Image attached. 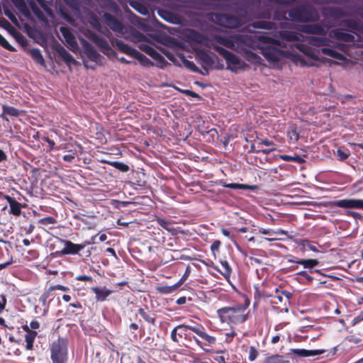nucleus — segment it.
Masks as SVG:
<instances>
[{
  "instance_id": "32",
  "label": "nucleus",
  "mask_w": 363,
  "mask_h": 363,
  "mask_svg": "<svg viewBox=\"0 0 363 363\" xmlns=\"http://www.w3.org/2000/svg\"><path fill=\"white\" fill-rule=\"evenodd\" d=\"M138 314L141 315V317L147 323L155 325V315L150 311H147L143 308H140L138 311Z\"/></svg>"
},
{
  "instance_id": "12",
  "label": "nucleus",
  "mask_w": 363,
  "mask_h": 363,
  "mask_svg": "<svg viewBox=\"0 0 363 363\" xmlns=\"http://www.w3.org/2000/svg\"><path fill=\"white\" fill-rule=\"evenodd\" d=\"M84 53L92 62L96 64L101 63L102 57L97 52L92 45L83 40Z\"/></svg>"
},
{
  "instance_id": "48",
  "label": "nucleus",
  "mask_w": 363,
  "mask_h": 363,
  "mask_svg": "<svg viewBox=\"0 0 363 363\" xmlns=\"http://www.w3.org/2000/svg\"><path fill=\"white\" fill-rule=\"evenodd\" d=\"M52 296V293L49 289H48L40 297L39 301L43 306H45L48 303V299Z\"/></svg>"
},
{
  "instance_id": "7",
  "label": "nucleus",
  "mask_w": 363,
  "mask_h": 363,
  "mask_svg": "<svg viewBox=\"0 0 363 363\" xmlns=\"http://www.w3.org/2000/svg\"><path fill=\"white\" fill-rule=\"evenodd\" d=\"M102 18L106 26L115 32L118 36L123 35L127 33L125 26L112 14L105 12L102 16Z\"/></svg>"
},
{
  "instance_id": "9",
  "label": "nucleus",
  "mask_w": 363,
  "mask_h": 363,
  "mask_svg": "<svg viewBox=\"0 0 363 363\" xmlns=\"http://www.w3.org/2000/svg\"><path fill=\"white\" fill-rule=\"evenodd\" d=\"M213 49L225 60L228 69L234 71L240 67L241 61L235 54L218 45H214Z\"/></svg>"
},
{
  "instance_id": "43",
  "label": "nucleus",
  "mask_w": 363,
  "mask_h": 363,
  "mask_svg": "<svg viewBox=\"0 0 363 363\" xmlns=\"http://www.w3.org/2000/svg\"><path fill=\"white\" fill-rule=\"evenodd\" d=\"M109 165L115 167L116 169L120 170L122 172H127L129 170V167L128 164L118 162V161H112V162H105Z\"/></svg>"
},
{
  "instance_id": "61",
  "label": "nucleus",
  "mask_w": 363,
  "mask_h": 363,
  "mask_svg": "<svg viewBox=\"0 0 363 363\" xmlns=\"http://www.w3.org/2000/svg\"><path fill=\"white\" fill-rule=\"evenodd\" d=\"M69 154L63 156L62 159L65 162H72L76 156L75 150H69Z\"/></svg>"
},
{
  "instance_id": "17",
  "label": "nucleus",
  "mask_w": 363,
  "mask_h": 363,
  "mask_svg": "<svg viewBox=\"0 0 363 363\" xmlns=\"http://www.w3.org/2000/svg\"><path fill=\"white\" fill-rule=\"evenodd\" d=\"M288 262L294 263V264H299L303 266L304 268L308 269L311 273L313 272L320 273L318 269L313 270L312 269L319 264V261L316 259H297V260H287Z\"/></svg>"
},
{
  "instance_id": "46",
  "label": "nucleus",
  "mask_w": 363,
  "mask_h": 363,
  "mask_svg": "<svg viewBox=\"0 0 363 363\" xmlns=\"http://www.w3.org/2000/svg\"><path fill=\"white\" fill-rule=\"evenodd\" d=\"M220 264H221L222 267H223V272H220V273L223 274V276L225 279H229L230 277L232 270H231V268H230L228 262L226 260L220 261Z\"/></svg>"
},
{
  "instance_id": "54",
  "label": "nucleus",
  "mask_w": 363,
  "mask_h": 363,
  "mask_svg": "<svg viewBox=\"0 0 363 363\" xmlns=\"http://www.w3.org/2000/svg\"><path fill=\"white\" fill-rule=\"evenodd\" d=\"M236 335L235 330L231 327L230 332L225 333V342L230 343Z\"/></svg>"
},
{
  "instance_id": "31",
  "label": "nucleus",
  "mask_w": 363,
  "mask_h": 363,
  "mask_svg": "<svg viewBox=\"0 0 363 363\" xmlns=\"http://www.w3.org/2000/svg\"><path fill=\"white\" fill-rule=\"evenodd\" d=\"M222 186L231 189H245V190H255L257 187V186H251L248 184H237V183H222Z\"/></svg>"
},
{
  "instance_id": "24",
  "label": "nucleus",
  "mask_w": 363,
  "mask_h": 363,
  "mask_svg": "<svg viewBox=\"0 0 363 363\" xmlns=\"http://www.w3.org/2000/svg\"><path fill=\"white\" fill-rule=\"evenodd\" d=\"M156 223L160 225L162 228L167 230L168 232L172 234H175L177 230L174 227V223L171 220H167L162 217H156L155 220Z\"/></svg>"
},
{
  "instance_id": "22",
  "label": "nucleus",
  "mask_w": 363,
  "mask_h": 363,
  "mask_svg": "<svg viewBox=\"0 0 363 363\" xmlns=\"http://www.w3.org/2000/svg\"><path fill=\"white\" fill-rule=\"evenodd\" d=\"M323 353L322 350H308L305 349H291L289 354H295L300 357H313Z\"/></svg>"
},
{
  "instance_id": "13",
  "label": "nucleus",
  "mask_w": 363,
  "mask_h": 363,
  "mask_svg": "<svg viewBox=\"0 0 363 363\" xmlns=\"http://www.w3.org/2000/svg\"><path fill=\"white\" fill-rule=\"evenodd\" d=\"M4 199L6 200L9 204V213L14 216H19L21 214V208L23 205L16 201L14 197L9 195H4Z\"/></svg>"
},
{
  "instance_id": "1",
  "label": "nucleus",
  "mask_w": 363,
  "mask_h": 363,
  "mask_svg": "<svg viewBox=\"0 0 363 363\" xmlns=\"http://www.w3.org/2000/svg\"><path fill=\"white\" fill-rule=\"evenodd\" d=\"M250 301L246 298L244 304H235L224 306L217 310L216 313L222 323L241 324L248 320V313L245 311L249 307Z\"/></svg>"
},
{
  "instance_id": "39",
  "label": "nucleus",
  "mask_w": 363,
  "mask_h": 363,
  "mask_svg": "<svg viewBox=\"0 0 363 363\" xmlns=\"http://www.w3.org/2000/svg\"><path fill=\"white\" fill-rule=\"evenodd\" d=\"M245 57V59L252 62V63H259L260 62L261 57L257 55L256 53L245 49L244 50Z\"/></svg>"
},
{
  "instance_id": "44",
  "label": "nucleus",
  "mask_w": 363,
  "mask_h": 363,
  "mask_svg": "<svg viewBox=\"0 0 363 363\" xmlns=\"http://www.w3.org/2000/svg\"><path fill=\"white\" fill-rule=\"evenodd\" d=\"M258 231L261 234L267 235H270V236H272L274 235H286V231L281 230V229H279L277 231H274V230L270 229V228L265 229V228H259L258 229Z\"/></svg>"
},
{
  "instance_id": "52",
  "label": "nucleus",
  "mask_w": 363,
  "mask_h": 363,
  "mask_svg": "<svg viewBox=\"0 0 363 363\" xmlns=\"http://www.w3.org/2000/svg\"><path fill=\"white\" fill-rule=\"evenodd\" d=\"M0 45L9 51H15V48L11 45L5 38L0 34Z\"/></svg>"
},
{
  "instance_id": "40",
  "label": "nucleus",
  "mask_w": 363,
  "mask_h": 363,
  "mask_svg": "<svg viewBox=\"0 0 363 363\" xmlns=\"http://www.w3.org/2000/svg\"><path fill=\"white\" fill-rule=\"evenodd\" d=\"M30 55L32 59L37 63L40 65H44L45 60L44 58L40 51L38 48H33L30 50Z\"/></svg>"
},
{
  "instance_id": "49",
  "label": "nucleus",
  "mask_w": 363,
  "mask_h": 363,
  "mask_svg": "<svg viewBox=\"0 0 363 363\" xmlns=\"http://www.w3.org/2000/svg\"><path fill=\"white\" fill-rule=\"evenodd\" d=\"M38 223L42 225L47 226L48 225L55 224L57 223V220L54 217L48 216L40 219L38 220Z\"/></svg>"
},
{
  "instance_id": "47",
  "label": "nucleus",
  "mask_w": 363,
  "mask_h": 363,
  "mask_svg": "<svg viewBox=\"0 0 363 363\" xmlns=\"http://www.w3.org/2000/svg\"><path fill=\"white\" fill-rule=\"evenodd\" d=\"M276 150H277L276 147H270V148L264 149V150H256L255 145L252 144L250 146V152H257V153L262 152L264 155H269V153L275 151Z\"/></svg>"
},
{
  "instance_id": "41",
  "label": "nucleus",
  "mask_w": 363,
  "mask_h": 363,
  "mask_svg": "<svg viewBox=\"0 0 363 363\" xmlns=\"http://www.w3.org/2000/svg\"><path fill=\"white\" fill-rule=\"evenodd\" d=\"M199 59L206 65L211 66L213 64V57L206 51L201 50L198 52Z\"/></svg>"
},
{
  "instance_id": "63",
  "label": "nucleus",
  "mask_w": 363,
  "mask_h": 363,
  "mask_svg": "<svg viewBox=\"0 0 363 363\" xmlns=\"http://www.w3.org/2000/svg\"><path fill=\"white\" fill-rule=\"evenodd\" d=\"M184 64L185 67L186 68H188L189 69H190V70H191L193 72H197L198 71L197 67L196 66V65L193 62L187 60H185L184 61Z\"/></svg>"
},
{
  "instance_id": "25",
  "label": "nucleus",
  "mask_w": 363,
  "mask_h": 363,
  "mask_svg": "<svg viewBox=\"0 0 363 363\" xmlns=\"http://www.w3.org/2000/svg\"><path fill=\"white\" fill-rule=\"evenodd\" d=\"M234 38H238V37H225L222 35L215 36V40L216 42L232 50H234L235 47Z\"/></svg>"
},
{
  "instance_id": "11",
  "label": "nucleus",
  "mask_w": 363,
  "mask_h": 363,
  "mask_svg": "<svg viewBox=\"0 0 363 363\" xmlns=\"http://www.w3.org/2000/svg\"><path fill=\"white\" fill-rule=\"evenodd\" d=\"M88 38L104 55H108L113 51L108 43L104 37L99 36L96 33H91Z\"/></svg>"
},
{
  "instance_id": "5",
  "label": "nucleus",
  "mask_w": 363,
  "mask_h": 363,
  "mask_svg": "<svg viewBox=\"0 0 363 363\" xmlns=\"http://www.w3.org/2000/svg\"><path fill=\"white\" fill-rule=\"evenodd\" d=\"M289 19L294 22L307 23L313 20L311 11L305 5L294 7L288 11Z\"/></svg>"
},
{
  "instance_id": "62",
  "label": "nucleus",
  "mask_w": 363,
  "mask_h": 363,
  "mask_svg": "<svg viewBox=\"0 0 363 363\" xmlns=\"http://www.w3.org/2000/svg\"><path fill=\"white\" fill-rule=\"evenodd\" d=\"M190 274V267L188 266L185 270L184 274L182 277V278L176 283L177 286L179 287L188 278Z\"/></svg>"
},
{
  "instance_id": "23",
  "label": "nucleus",
  "mask_w": 363,
  "mask_h": 363,
  "mask_svg": "<svg viewBox=\"0 0 363 363\" xmlns=\"http://www.w3.org/2000/svg\"><path fill=\"white\" fill-rule=\"evenodd\" d=\"M263 55L269 61L277 62L280 55V50L274 47L267 46L263 50Z\"/></svg>"
},
{
  "instance_id": "45",
  "label": "nucleus",
  "mask_w": 363,
  "mask_h": 363,
  "mask_svg": "<svg viewBox=\"0 0 363 363\" xmlns=\"http://www.w3.org/2000/svg\"><path fill=\"white\" fill-rule=\"evenodd\" d=\"M335 155L338 160L345 161L350 156V151L347 149H344L343 147H339L335 153Z\"/></svg>"
},
{
  "instance_id": "4",
  "label": "nucleus",
  "mask_w": 363,
  "mask_h": 363,
  "mask_svg": "<svg viewBox=\"0 0 363 363\" xmlns=\"http://www.w3.org/2000/svg\"><path fill=\"white\" fill-rule=\"evenodd\" d=\"M112 43L115 45L121 52L137 59L142 65L150 66L153 65L150 59H148L145 55L124 43L123 41L114 39L112 40Z\"/></svg>"
},
{
  "instance_id": "60",
  "label": "nucleus",
  "mask_w": 363,
  "mask_h": 363,
  "mask_svg": "<svg viewBox=\"0 0 363 363\" xmlns=\"http://www.w3.org/2000/svg\"><path fill=\"white\" fill-rule=\"evenodd\" d=\"M255 302L253 303L254 307H256L259 304V300L261 298H263L262 295V291H260L257 287L255 288L254 293Z\"/></svg>"
},
{
  "instance_id": "6",
  "label": "nucleus",
  "mask_w": 363,
  "mask_h": 363,
  "mask_svg": "<svg viewBox=\"0 0 363 363\" xmlns=\"http://www.w3.org/2000/svg\"><path fill=\"white\" fill-rule=\"evenodd\" d=\"M212 20L217 25L227 28H237L241 25L237 16L228 13H216Z\"/></svg>"
},
{
  "instance_id": "56",
  "label": "nucleus",
  "mask_w": 363,
  "mask_h": 363,
  "mask_svg": "<svg viewBox=\"0 0 363 363\" xmlns=\"http://www.w3.org/2000/svg\"><path fill=\"white\" fill-rule=\"evenodd\" d=\"M269 1L274 4H279V5L290 6H292L298 0H269Z\"/></svg>"
},
{
  "instance_id": "28",
  "label": "nucleus",
  "mask_w": 363,
  "mask_h": 363,
  "mask_svg": "<svg viewBox=\"0 0 363 363\" xmlns=\"http://www.w3.org/2000/svg\"><path fill=\"white\" fill-rule=\"evenodd\" d=\"M3 112L0 115V117L2 118L5 121H9L8 118L6 117V115H9L11 116H18L21 111L16 108L15 107L7 106V105H3L2 106Z\"/></svg>"
},
{
  "instance_id": "38",
  "label": "nucleus",
  "mask_w": 363,
  "mask_h": 363,
  "mask_svg": "<svg viewBox=\"0 0 363 363\" xmlns=\"http://www.w3.org/2000/svg\"><path fill=\"white\" fill-rule=\"evenodd\" d=\"M178 288H179V286H177V284H173L172 286L162 285V286H157V291L159 293H160V294H168L173 293Z\"/></svg>"
},
{
  "instance_id": "34",
  "label": "nucleus",
  "mask_w": 363,
  "mask_h": 363,
  "mask_svg": "<svg viewBox=\"0 0 363 363\" xmlns=\"http://www.w3.org/2000/svg\"><path fill=\"white\" fill-rule=\"evenodd\" d=\"M130 6L142 15H147L149 10L146 6L136 1H130Z\"/></svg>"
},
{
  "instance_id": "26",
  "label": "nucleus",
  "mask_w": 363,
  "mask_h": 363,
  "mask_svg": "<svg viewBox=\"0 0 363 363\" xmlns=\"http://www.w3.org/2000/svg\"><path fill=\"white\" fill-rule=\"evenodd\" d=\"M301 36V33L291 30H282L279 33L281 40L289 42L298 41Z\"/></svg>"
},
{
  "instance_id": "18",
  "label": "nucleus",
  "mask_w": 363,
  "mask_h": 363,
  "mask_svg": "<svg viewBox=\"0 0 363 363\" xmlns=\"http://www.w3.org/2000/svg\"><path fill=\"white\" fill-rule=\"evenodd\" d=\"M157 14L168 23L179 24L181 22L180 17L169 11L160 9L157 10Z\"/></svg>"
},
{
  "instance_id": "3",
  "label": "nucleus",
  "mask_w": 363,
  "mask_h": 363,
  "mask_svg": "<svg viewBox=\"0 0 363 363\" xmlns=\"http://www.w3.org/2000/svg\"><path fill=\"white\" fill-rule=\"evenodd\" d=\"M69 341L59 337L50 345V357L52 363H67L69 361Z\"/></svg>"
},
{
  "instance_id": "50",
  "label": "nucleus",
  "mask_w": 363,
  "mask_h": 363,
  "mask_svg": "<svg viewBox=\"0 0 363 363\" xmlns=\"http://www.w3.org/2000/svg\"><path fill=\"white\" fill-rule=\"evenodd\" d=\"M288 137L290 141L293 143L297 142L299 139V133L295 128L291 129L288 131Z\"/></svg>"
},
{
  "instance_id": "2",
  "label": "nucleus",
  "mask_w": 363,
  "mask_h": 363,
  "mask_svg": "<svg viewBox=\"0 0 363 363\" xmlns=\"http://www.w3.org/2000/svg\"><path fill=\"white\" fill-rule=\"evenodd\" d=\"M189 331L196 334L199 337L191 333H184V338L188 341H194L197 346L203 350L205 347H211L216 343V337L207 333L206 328L196 322L190 320Z\"/></svg>"
},
{
  "instance_id": "58",
  "label": "nucleus",
  "mask_w": 363,
  "mask_h": 363,
  "mask_svg": "<svg viewBox=\"0 0 363 363\" xmlns=\"http://www.w3.org/2000/svg\"><path fill=\"white\" fill-rule=\"evenodd\" d=\"M30 4V9H32L33 12L34 13V14L38 17L39 18H40L42 16H43V13L41 12V11L40 10V9L35 5V2L33 1H30L29 3Z\"/></svg>"
},
{
  "instance_id": "36",
  "label": "nucleus",
  "mask_w": 363,
  "mask_h": 363,
  "mask_svg": "<svg viewBox=\"0 0 363 363\" xmlns=\"http://www.w3.org/2000/svg\"><path fill=\"white\" fill-rule=\"evenodd\" d=\"M57 54L60 56L63 60L67 63H71L74 62V57L71 54L63 47H60L57 49Z\"/></svg>"
},
{
  "instance_id": "27",
  "label": "nucleus",
  "mask_w": 363,
  "mask_h": 363,
  "mask_svg": "<svg viewBox=\"0 0 363 363\" xmlns=\"http://www.w3.org/2000/svg\"><path fill=\"white\" fill-rule=\"evenodd\" d=\"M308 42L309 45L312 46H328L330 43V39L326 37L310 36L308 38Z\"/></svg>"
},
{
  "instance_id": "51",
  "label": "nucleus",
  "mask_w": 363,
  "mask_h": 363,
  "mask_svg": "<svg viewBox=\"0 0 363 363\" xmlns=\"http://www.w3.org/2000/svg\"><path fill=\"white\" fill-rule=\"evenodd\" d=\"M259 355V352L257 351V350L255 348V347L254 346H250L249 347V355H248V359L250 361V362H253L255 361L257 357H258Z\"/></svg>"
},
{
  "instance_id": "10",
  "label": "nucleus",
  "mask_w": 363,
  "mask_h": 363,
  "mask_svg": "<svg viewBox=\"0 0 363 363\" xmlns=\"http://www.w3.org/2000/svg\"><path fill=\"white\" fill-rule=\"evenodd\" d=\"M291 298L292 294L291 292L276 289L273 296V300L271 301V303L276 305L281 304L284 308H281V311L284 310L285 312H287Z\"/></svg>"
},
{
  "instance_id": "37",
  "label": "nucleus",
  "mask_w": 363,
  "mask_h": 363,
  "mask_svg": "<svg viewBox=\"0 0 363 363\" xmlns=\"http://www.w3.org/2000/svg\"><path fill=\"white\" fill-rule=\"evenodd\" d=\"M37 332H30L28 334L25 335V341H26V349L27 350H33V343L35 339L37 336Z\"/></svg>"
},
{
  "instance_id": "53",
  "label": "nucleus",
  "mask_w": 363,
  "mask_h": 363,
  "mask_svg": "<svg viewBox=\"0 0 363 363\" xmlns=\"http://www.w3.org/2000/svg\"><path fill=\"white\" fill-rule=\"evenodd\" d=\"M281 357L279 354L268 356L264 359V363H280Z\"/></svg>"
},
{
  "instance_id": "20",
  "label": "nucleus",
  "mask_w": 363,
  "mask_h": 363,
  "mask_svg": "<svg viewBox=\"0 0 363 363\" xmlns=\"http://www.w3.org/2000/svg\"><path fill=\"white\" fill-rule=\"evenodd\" d=\"M140 48L158 62L162 63L165 61L164 57L152 46L147 44H141Z\"/></svg>"
},
{
  "instance_id": "19",
  "label": "nucleus",
  "mask_w": 363,
  "mask_h": 363,
  "mask_svg": "<svg viewBox=\"0 0 363 363\" xmlns=\"http://www.w3.org/2000/svg\"><path fill=\"white\" fill-rule=\"evenodd\" d=\"M301 31L308 34L325 35V29L319 24H306L301 26Z\"/></svg>"
},
{
  "instance_id": "29",
  "label": "nucleus",
  "mask_w": 363,
  "mask_h": 363,
  "mask_svg": "<svg viewBox=\"0 0 363 363\" xmlns=\"http://www.w3.org/2000/svg\"><path fill=\"white\" fill-rule=\"evenodd\" d=\"M190 328V322H185L182 324H179L174 328V329L171 332V340L176 343L179 342L178 338V330H189Z\"/></svg>"
},
{
  "instance_id": "59",
  "label": "nucleus",
  "mask_w": 363,
  "mask_h": 363,
  "mask_svg": "<svg viewBox=\"0 0 363 363\" xmlns=\"http://www.w3.org/2000/svg\"><path fill=\"white\" fill-rule=\"evenodd\" d=\"M302 245L304 248H307L313 252H318V250L317 249V247L309 240H303Z\"/></svg>"
},
{
  "instance_id": "21",
  "label": "nucleus",
  "mask_w": 363,
  "mask_h": 363,
  "mask_svg": "<svg viewBox=\"0 0 363 363\" xmlns=\"http://www.w3.org/2000/svg\"><path fill=\"white\" fill-rule=\"evenodd\" d=\"M96 296L95 298L97 301L104 302L107 299V297L113 293V291L106 289L105 286L101 287H92L91 288Z\"/></svg>"
},
{
  "instance_id": "42",
  "label": "nucleus",
  "mask_w": 363,
  "mask_h": 363,
  "mask_svg": "<svg viewBox=\"0 0 363 363\" xmlns=\"http://www.w3.org/2000/svg\"><path fill=\"white\" fill-rule=\"evenodd\" d=\"M280 158L286 162H295L298 164H302L305 162V160L300 155H294V156H290L287 155H280Z\"/></svg>"
},
{
  "instance_id": "35",
  "label": "nucleus",
  "mask_w": 363,
  "mask_h": 363,
  "mask_svg": "<svg viewBox=\"0 0 363 363\" xmlns=\"http://www.w3.org/2000/svg\"><path fill=\"white\" fill-rule=\"evenodd\" d=\"M275 24L271 21H259L252 23V26L257 29L271 30L274 27Z\"/></svg>"
},
{
  "instance_id": "30",
  "label": "nucleus",
  "mask_w": 363,
  "mask_h": 363,
  "mask_svg": "<svg viewBox=\"0 0 363 363\" xmlns=\"http://www.w3.org/2000/svg\"><path fill=\"white\" fill-rule=\"evenodd\" d=\"M334 35L337 39L347 42V43H352L354 40V37L353 35H352L347 32H345L342 30H340V29L335 30L334 31Z\"/></svg>"
},
{
  "instance_id": "64",
  "label": "nucleus",
  "mask_w": 363,
  "mask_h": 363,
  "mask_svg": "<svg viewBox=\"0 0 363 363\" xmlns=\"http://www.w3.org/2000/svg\"><path fill=\"white\" fill-rule=\"evenodd\" d=\"M228 357H226L224 354L218 355L215 358V360L218 363H232L233 362L228 361V354H227Z\"/></svg>"
},
{
  "instance_id": "16",
  "label": "nucleus",
  "mask_w": 363,
  "mask_h": 363,
  "mask_svg": "<svg viewBox=\"0 0 363 363\" xmlns=\"http://www.w3.org/2000/svg\"><path fill=\"white\" fill-rule=\"evenodd\" d=\"M335 206L340 208H354L363 209V200L342 199L335 202Z\"/></svg>"
},
{
  "instance_id": "14",
  "label": "nucleus",
  "mask_w": 363,
  "mask_h": 363,
  "mask_svg": "<svg viewBox=\"0 0 363 363\" xmlns=\"http://www.w3.org/2000/svg\"><path fill=\"white\" fill-rule=\"evenodd\" d=\"M296 48L309 58L314 60H319L320 51H318V50H315L308 45L301 43H296Z\"/></svg>"
},
{
  "instance_id": "15",
  "label": "nucleus",
  "mask_w": 363,
  "mask_h": 363,
  "mask_svg": "<svg viewBox=\"0 0 363 363\" xmlns=\"http://www.w3.org/2000/svg\"><path fill=\"white\" fill-rule=\"evenodd\" d=\"M60 30L69 48L71 50L75 49L77 47V43L69 28L67 26H61L60 28Z\"/></svg>"
},
{
  "instance_id": "57",
  "label": "nucleus",
  "mask_w": 363,
  "mask_h": 363,
  "mask_svg": "<svg viewBox=\"0 0 363 363\" xmlns=\"http://www.w3.org/2000/svg\"><path fill=\"white\" fill-rule=\"evenodd\" d=\"M48 289H50L51 293L55 290H60V291H62L64 292H67L69 291V287L61 285V284H56V285L50 286Z\"/></svg>"
},
{
  "instance_id": "33",
  "label": "nucleus",
  "mask_w": 363,
  "mask_h": 363,
  "mask_svg": "<svg viewBox=\"0 0 363 363\" xmlns=\"http://www.w3.org/2000/svg\"><path fill=\"white\" fill-rule=\"evenodd\" d=\"M288 11L280 7H277L274 9L273 13V19L277 21L287 20L286 14Z\"/></svg>"
},
{
  "instance_id": "55",
  "label": "nucleus",
  "mask_w": 363,
  "mask_h": 363,
  "mask_svg": "<svg viewBox=\"0 0 363 363\" xmlns=\"http://www.w3.org/2000/svg\"><path fill=\"white\" fill-rule=\"evenodd\" d=\"M257 18L260 19L269 20L272 18V13L269 9L261 11L257 13Z\"/></svg>"
},
{
  "instance_id": "8",
  "label": "nucleus",
  "mask_w": 363,
  "mask_h": 363,
  "mask_svg": "<svg viewBox=\"0 0 363 363\" xmlns=\"http://www.w3.org/2000/svg\"><path fill=\"white\" fill-rule=\"evenodd\" d=\"M96 236L92 237L91 240H86L81 244H75L70 240H62L64 242V248L60 252L61 255H79V252L85 248L86 246L94 243V238Z\"/></svg>"
}]
</instances>
